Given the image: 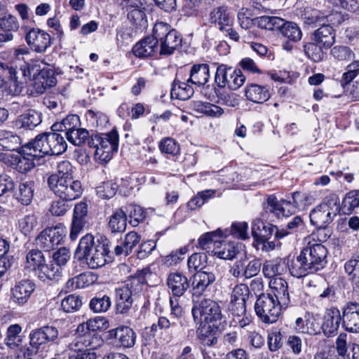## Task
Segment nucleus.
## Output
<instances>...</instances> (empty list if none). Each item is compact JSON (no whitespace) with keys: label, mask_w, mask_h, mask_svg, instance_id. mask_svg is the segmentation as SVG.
<instances>
[{"label":"nucleus","mask_w":359,"mask_h":359,"mask_svg":"<svg viewBox=\"0 0 359 359\" xmlns=\"http://www.w3.org/2000/svg\"><path fill=\"white\" fill-rule=\"evenodd\" d=\"M327 250L321 243L311 244L304 248L292 259H288L287 266L293 277L301 278L324 269L327 264Z\"/></svg>","instance_id":"f257e3e1"},{"label":"nucleus","mask_w":359,"mask_h":359,"mask_svg":"<svg viewBox=\"0 0 359 359\" xmlns=\"http://www.w3.org/2000/svg\"><path fill=\"white\" fill-rule=\"evenodd\" d=\"M110 241L105 237L96 241L93 235L83 236L76 250L75 256L79 261L85 260L91 269H97L111 261Z\"/></svg>","instance_id":"f03ea898"},{"label":"nucleus","mask_w":359,"mask_h":359,"mask_svg":"<svg viewBox=\"0 0 359 359\" xmlns=\"http://www.w3.org/2000/svg\"><path fill=\"white\" fill-rule=\"evenodd\" d=\"M42 68L40 62L37 60H32L25 63L19 69L14 67L13 62H0L2 76L5 79L13 82L16 87L27 83L32 79H36V76L40 74Z\"/></svg>","instance_id":"7ed1b4c3"},{"label":"nucleus","mask_w":359,"mask_h":359,"mask_svg":"<svg viewBox=\"0 0 359 359\" xmlns=\"http://www.w3.org/2000/svg\"><path fill=\"white\" fill-rule=\"evenodd\" d=\"M35 151L43 157L46 155H60L67 149V143L63 135L53 131L39 134L32 140Z\"/></svg>","instance_id":"20e7f679"},{"label":"nucleus","mask_w":359,"mask_h":359,"mask_svg":"<svg viewBox=\"0 0 359 359\" xmlns=\"http://www.w3.org/2000/svg\"><path fill=\"white\" fill-rule=\"evenodd\" d=\"M90 147L95 148V158L100 163L109 162L114 152L118 148V135L112 130L108 133L96 135L88 142Z\"/></svg>","instance_id":"39448f33"},{"label":"nucleus","mask_w":359,"mask_h":359,"mask_svg":"<svg viewBox=\"0 0 359 359\" xmlns=\"http://www.w3.org/2000/svg\"><path fill=\"white\" fill-rule=\"evenodd\" d=\"M153 34L160 42V54L170 55L182 45L181 35L170 26L163 22H156L153 28Z\"/></svg>","instance_id":"423d86ee"},{"label":"nucleus","mask_w":359,"mask_h":359,"mask_svg":"<svg viewBox=\"0 0 359 359\" xmlns=\"http://www.w3.org/2000/svg\"><path fill=\"white\" fill-rule=\"evenodd\" d=\"M339 211V200L334 196H329L313 209L309 215L311 223L316 227L327 226Z\"/></svg>","instance_id":"0eeeda50"},{"label":"nucleus","mask_w":359,"mask_h":359,"mask_svg":"<svg viewBox=\"0 0 359 359\" xmlns=\"http://www.w3.org/2000/svg\"><path fill=\"white\" fill-rule=\"evenodd\" d=\"M49 189L60 199L71 201L79 198L83 193V187L79 180L71 178L53 177L47 180Z\"/></svg>","instance_id":"6e6552de"},{"label":"nucleus","mask_w":359,"mask_h":359,"mask_svg":"<svg viewBox=\"0 0 359 359\" xmlns=\"http://www.w3.org/2000/svg\"><path fill=\"white\" fill-rule=\"evenodd\" d=\"M283 307L271 293H260L255 304L256 314L265 323L276 322Z\"/></svg>","instance_id":"1a4fd4ad"},{"label":"nucleus","mask_w":359,"mask_h":359,"mask_svg":"<svg viewBox=\"0 0 359 359\" xmlns=\"http://www.w3.org/2000/svg\"><path fill=\"white\" fill-rule=\"evenodd\" d=\"M194 320L197 323L209 324L221 319L222 313L218 304L210 299L194 302L191 309Z\"/></svg>","instance_id":"9d476101"},{"label":"nucleus","mask_w":359,"mask_h":359,"mask_svg":"<svg viewBox=\"0 0 359 359\" xmlns=\"http://www.w3.org/2000/svg\"><path fill=\"white\" fill-rule=\"evenodd\" d=\"M245 81V76L239 69H234L226 65L217 67L215 82L219 88L228 87L230 90H236L241 88Z\"/></svg>","instance_id":"9b49d317"},{"label":"nucleus","mask_w":359,"mask_h":359,"mask_svg":"<svg viewBox=\"0 0 359 359\" xmlns=\"http://www.w3.org/2000/svg\"><path fill=\"white\" fill-rule=\"evenodd\" d=\"M300 17L305 24L309 25L323 24V22L339 24L341 20L340 13L330 9L319 10L312 7H306L300 11Z\"/></svg>","instance_id":"f8f14e48"},{"label":"nucleus","mask_w":359,"mask_h":359,"mask_svg":"<svg viewBox=\"0 0 359 359\" xmlns=\"http://www.w3.org/2000/svg\"><path fill=\"white\" fill-rule=\"evenodd\" d=\"M104 340L99 334H95L85 330V327L78 325L75 337L68 347L69 350L88 349L94 351L101 347Z\"/></svg>","instance_id":"ddd939ff"},{"label":"nucleus","mask_w":359,"mask_h":359,"mask_svg":"<svg viewBox=\"0 0 359 359\" xmlns=\"http://www.w3.org/2000/svg\"><path fill=\"white\" fill-rule=\"evenodd\" d=\"M215 269L203 268L197 271L192 276L191 288L194 295H201L216 280Z\"/></svg>","instance_id":"4468645a"},{"label":"nucleus","mask_w":359,"mask_h":359,"mask_svg":"<svg viewBox=\"0 0 359 359\" xmlns=\"http://www.w3.org/2000/svg\"><path fill=\"white\" fill-rule=\"evenodd\" d=\"M64 231L59 227L46 228L36 238V244L45 251L53 250L62 241Z\"/></svg>","instance_id":"2eb2a0df"},{"label":"nucleus","mask_w":359,"mask_h":359,"mask_svg":"<svg viewBox=\"0 0 359 359\" xmlns=\"http://www.w3.org/2000/svg\"><path fill=\"white\" fill-rule=\"evenodd\" d=\"M32 141L22 146L18 158L16 168L20 172L26 173L35 167V160L43 157L33 147Z\"/></svg>","instance_id":"dca6fc26"},{"label":"nucleus","mask_w":359,"mask_h":359,"mask_svg":"<svg viewBox=\"0 0 359 359\" xmlns=\"http://www.w3.org/2000/svg\"><path fill=\"white\" fill-rule=\"evenodd\" d=\"M58 337V330L53 326H43L33 330L29 334V344L36 350L50 341H53Z\"/></svg>","instance_id":"f3484780"},{"label":"nucleus","mask_w":359,"mask_h":359,"mask_svg":"<svg viewBox=\"0 0 359 359\" xmlns=\"http://www.w3.org/2000/svg\"><path fill=\"white\" fill-rule=\"evenodd\" d=\"M342 327L350 332H359V304L347 302L341 309Z\"/></svg>","instance_id":"a211bd4d"},{"label":"nucleus","mask_w":359,"mask_h":359,"mask_svg":"<svg viewBox=\"0 0 359 359\" xmlns=\"http://www.w3.org/2000/svg\"><path fill=\"white\" fill-rule=\"evenodd\" d=\"M249 294V287L245 283L238 284L233 287L231 297V309L235 315L241 316L245 313V304Z\"/></svg>","instance_id":"6ab92c4d"},{"label":"nucleus","mask_w":359,"mask_h":359,"mask_svg":"<svg viewBox=\"0 0 359 359\" xmlns=\"http://www.w3.org/2000/svg\"><path fill=\"white\" fill-rule=\"evenodd\" d=\"M25 39L29 47L36 53H43L51 44L48 33L38 28H32L27 32Z\"/></svg>","instance_id":"aec40b11"},{"label":"nucleus","mask_w":359,"mask_h":359,"mask_svg":"<svg viewBox=\"0 0 359 359\" xmlns=\"http://www.w3.org/2000/svg\"><path fill=\"white\" fill-rule=\"evenodd\" d=\"M88 213V205L84 202H80L76 204L72 225L69 237L72 241H75L79 234L83 230L86 223V217Z\"/></svg>","instance_id":"412c9836"},{"label":"nucleus","mask_w":359,"mask_h":359,"mask_svg":"<svg viewBox=\"0 0 359 359\" xmlns=\"http://www.w3.org/2000/svg\"><path fill=\"white\" fill-rule=\"evenodd\" d=\"M331 25L332 24L323 22L311 36L313 41L323 46L326 50L331 48L336 41V31Z\"/></svg>","instance_id":"4be33fe9"},{"label":"nucleus","mask_w":359,"mask_h":359,"mask_svg":"<svg viewBox=\"0 0 359 359\" xmlns=\"http://www.w3.org/2000/svg\"><path fill=\"white\" fill-rule=\"evenodd\" d=\"M266 203L267 205L265 208L277 215H282L284 217H289L299 210L294 205L292 199V201L282 199L278 201L274 196L270 195L267 198Z\"/></svg>","instance_id":"5701e85b"},{"label":"nucleus","mask_w":359,"mask_h":359,"mask_svg":"<svg viewBox=\"0 0 359 359\" xmlns=\"http://www.w3.org/2000/svg\"><path fill=\"white\" fill-rule=\"evenodd\" d=\"M341 322L342 323V316L337 308L332 307L327 309L321 325L325 335L331 337L337 334Z\"/></svg>","instance_id":"b1692460"},{"label":"nucleus","mask_w":359,"mask_h":359,"mask_svg":"<svg viewBox=\"0 0 359 359\" xmlns=\"http://www.w3.org/2000/svg\"><path fill=\"white\" fill-rule=\"evenodd\" d=\"M166 284L170 292L175 297L183 296L190 286L187 276L177 271L168 275Z\"/></svg>","instance_id":"393cba45"},{"label":"nucleus","mask_w":359,"mask_h":359,"mask_svg":"<svg viewBox=\"0 0 359 359\" xmlns=\"http://www.w3.org/2000/svg\"><path fill=\"white\" fill-rule=\"evenodd\" d=\"M209 16L210 23L214 24L219 30H223L226 26H232L233 24V15L226 6L213 8Z\"/></svg>","instance_id":"a878e982"},{"label":"nucleus","mask_w":359,"mask_h":359,"mask_svg":"<svg viewBox=\"0 0 359 359\" xmlns=\"http://www.w3.org/2000/svg\"><path fill=\"white\" fill-rule=\"evenodd\" d=\"M271 294L281 306L287 307L290 302V294L287 281L281 277H276L269 281Z\"/></svg>","instance_id":"bb28decb"},{"label":"nucleus","mask_w":359,"mask_h":359,"mask_svg":"<svg viewBox=\"0 0 359 359\" xmlns=\"http://www.w3.org/2000/svg\"><path fill=\"white\" fill-rule=\"evenodd\" d=\"M156 37L147 36L138 41L133 48L134 55L140 58L151 57L158 50Z\"/></svg>","instance_id":"cd10ccee"},{"label":"nucleus","mask_w":359,"mask_h":359,"mask_svg":"<svg viewBox=\"0 0 359 359\" xmlns=\"http://www.w3.org/2000/svg\"><path fill=\"white\" fill-rule=\"evenodd\" d=\"M247 99L251 102L262 104L267 101L271 94L267 86H260L255 83L248 84L245 89Z\"/></svg>","instance_id":"c85d7f7f"},{"label":"nucleus","mask_w":359,"mask_h":359,"mask_svg":"<svg viewBox=\"0 0 359 359\" xmlns=\"http://www.w3.org/2000/svg\"><path fill=\"white\" fill-rule=\"evenodd\" d=\"M34 290V284L29 280L18 283L12 289L13 301L19 305L25 304Z\"/></svg>","instance_id":"c756f323"},{"label":"nucleus","mask_w":359,"mask_h":359,"mask_svg":"<svg viewBox=\"0 0 359 359\" xmlns=\"http://www.w3.org/2000/svg\"><path fill=\"white\" fill-rule=\"evenodd\" d=\"M41 114L35 109H29L20 115L15 121L18 128L32 130L41 123Z\"/></svg>","instance_id":"7c9ffc66"},{"label":"nucleus","mask_w":359,"mask_h":359,"mask_svg":"<svg viewBox=\"0 0 359 359\" xmlns=\"http://www.w3.org/2000/svg\"><path fill=\"white\" fill-rule=\"evenodd\" d=\"M210 69L207 64L194 65L189 73L187 81L197 86H204L209 80Z\"/></svg>","instance_id":"2f4dec72"},{"label":"nucleus","mask_w":359,"mask_h":359,"mask_svg":"<svg viewBox=\"0 0 359 359\" xmlns=\"http://www.w3.org/2000/svg\"><path fill=\"white\" fill-rule=\"evenodd\" d=\"M133 297L131 292L121 287L116 290V309L121 314L127 313L133 304Z\"/></svg>","instance_id":"473e14b6"},{"label":"nucleus","mask_w":359,"mask_h":359,"mask_svg":"<svg viewBox=\"0 0 359 359\" xmlns=\"http://www.w3.org/2000/svg\"><path fill=\"white\" fill-rule=\"evenodd\" d=\"M344 271L351 282L353 290L359 292V257H352L344 265Z\"/></svg>","instance_id":"72a5a7b5"},{"label":"nucleus","mask_w":359,"mask_h":359,"mask_svg":"<svg viewBox=\"0 0 359 359\" xmlns=\"http://www.w3.org/2000/svg\"><path fill=\"white\" fill-rule=\"evenodd\" d=\"M127 226V216L123 207L116 209L109 217V227L112 233H122Z\"/></svg>","instance_id":"f704fd0d"},{"label":"nucleus","mask_w":359,"mask_h":359,"mask_svg":"<svg viewBox=\"0 0 359 359\" xmlns=\"http://www.w3.org/2000/svg\"><path fill=\"white\" fill-rule=\"evenodd\" d=\"M304 225V222L300 216H295L290 220L286 226L282 229L276 226H271V232H275V238L280 239L290 233L296 232L299 227Z\"/></svg>","instance_id":"c9c22d12"},{"label":"nucleus","mask_w":359,"mask_h":359,"mask_svg":"<svg viewBox=\"0 0 359 359\" xmlns=\"http://www.w3.org/2000/svg\"><path fill=\"white\" fill-rule=\"evenodd\" d=\"M189 83L187 81L182 82L175 79L170 90L171 97L182 100L189 99L194 93V88L189 84Z\"/></svg>","instance_id":"e433bc0d"},{"label":"nucleus","mask_w":359,"mask_h":359,"mask_svg":"<svg viewBox=\"0 0 359 359\" xmlns=\"http://www.w3.org/2000/svg\"><path fill=\"white\" fill-rule=\"evenodd\" d=\"M34 192V183L33 181L22 182L15 192V198L22 205H27L32 201Z\"/></svg>","instance_id":"4c0bfd02"},{"label":"nucleus","mask_w":359,"mask_h":359,"mask_svg":"<svg viewBox=\"0 0 359 359\" xmlns=\"http://www.w3.org/2000/svg\"><path fill=\"white\" fill-rule=\"evenodd\" d=\"M79 116L76 114H69L60 122L55 123L51 126L53 131L65 132V136L69 131L80 127Z\"/></svg>","instance_id":"58836bf2"},{"label":"nucleus","mask_w":359,"mask_h":359,"mask_svg":"<svg viewBox=\"0 0 359 359\" xmlns=\"http://www.w3.org/2000/svg\"><path fill=\"white\" fill-rule=\"evenodd\" d=\"M271 226H276L270 224H265L261 219H255L252 224V235L257 242L264 241L275 232H271Z\"/></svg>","instance_id":"ea45409f"},{"label":"nucleus","mask_w":359,"mask_h":359,"mask_svg":"<svg viewBox=\"0 0 359 359\" xmlns=\"http://www.w3.org/2000/svg\"><path fill=\"white\" fill-rule=\"evenodd\" d=\"M45 257L43 252L39 250H31L26 255L25 268L29 271L38 272L44 264Z\"/></svg>","instance_id":"a19ab883"},{"label":"nucleus","mask_w":359,"mask_h":359,"mask_svg":"<svg viewBox=\"0 0 359 359\" xmlns=\"http://www.w3.org/2000/svg\"><path fill=\"white\" fill-rule=\"evenodd\" d=\"M114 335L120 346L124 348H130L135 345L136 335L133 330L129 327L116 328Z\"/></svg>","instance_id":"79ce46f5"},{"label":"nucleus","mask_w":359,"mask_h":359,"mask_svg":"<svg viewBox=\"0 0 359 359\" xmlns=\"http://www.w3.org/2000/svg\"><path fill=\"white\" fill-rule=\"evenodd\" d=\"M283 36L290 41H299L302 37V32L297 24L293 22L285 21L283 19V25L278 28Z\"/></svg>","instance_id":"37998d69"},{"label":"nucleus","mask_w":359,"mask_h":359,"mask_svg":"<svg viewBox=\"0 0 359 359\" xmlns=\"http://www.w3.org/2000/svg\"><path fill=\"white\" fill-rule=\"evenodd\" d=\"M37 276L43 281L46 280H57L62 276V270L60 266H56L53 262L46 264L45 261Z\"/></svg>","instance_id":"c03bdc74"},{"label":"nucleus","mask_w":359,"mask_h":359,"mask_svg":"<svg viewBox=\"0 0 359 359\" xmlns=\"http://www.w3.org/2000/svg\"><path fill=\"white\" fill-rule=\"evenodd\" d=\"M146 283L144 276L142 273H138L128 278L121 287L128 289V292H131V294L135 297L142 291Z\"/></svg>","instance_id":"a18cd8bd"},{"label":"nucleus","mask_w":359,"mask_h":359,"mask_svg":"<svg viewBox=\"0 0 359 359\" xmlns=\"http://www.w3.org/2000/svg\"><path fill=\"white\" fill-rule=\"evenodd\" d=\"M123 210L129 217V224L133 226H137L146 217L144 210L139 205L130 204L123 207Z\"/></svg>","instance_id":"49530a36"},{"label":"nucleus","mask_w":359,"mask_h":359,"mask_svg":"<svg viewBox=\"0 0 359 359\" xmlns=\"http://www.w3.org/2000/svg\"><path fill=\"white\" fill-rule=\"evenodd\" d=\"M323 49L325 48L323 46L313 41L304 46L305 54L309 58L316 62L322 61L326 56V53L323 51Z\"/></svg>","instance_id":"de8ad7c7"},{"label":"nucleus","mask_w":359,"mask_h":359,"mask_svg":"<svg viewBox=\"0 0 359 359\" xmlns=\"http://www.w3.org/2000/svg\"><path fill=\"white\" fill-rule=\"evenodd\" d=\"M1 144L9 151H14L20 145V138L13 132L0 130Z\"/></svg>","instance_id":"09e8293b"},{"label":"nucleus","mask_w":359,"mask_h":359,"mask_svg":"<svg viewBox=\"0 0 359 359\" xmlns=\"http://www.w3.org/2000/svg\"><path fill=\"white\" fill-rule=\"evenodd\" d=\"M255 24L262 29L275 30L283 25V18L277 16L263 15L254 19Z\"/></svg>","instance_id":"8fccbe9b"},{"label":"nucleus","mask_w":359,"mask_h":359,"mask_svg":"<svg viewBox=\"0 0 359 359\" xmlns=\"http://www.w3.org/2000/svg\"><path fill=\"white\" fill-rule=\"evenodd\" d=\"M21 331L22 327L18 324L11 325L8 327L5 342L8 348L13 349L20 345L22 339L20 333Z\"/></svg>","instance_id":"3c124183"},{"label":"nucleus","mask_w":359,"mask_h":359,"mask_svg":"<svg viewBox=\"0 0 359 359\" xmlns=\"http://www.w3.org/2000/svg\"><path fill=\"white\" fill-rule=\"evenodd\" d=\"M111 304V298L109 296L99 294L90 301L89 307L95 313H103L108 311Z\"/></svg>","instance_id":"603ef678"},{"label":"nucleus","mask_w":359,"mask_h":359,"mask_svg":"<svg viewBox=\"0 0 359 359\" xmlns=\"http://www.w3.org/2000/svg\"><path fill=\"white\" fill-rule=\"evenodd\" d=\"M159 149L162 154L177 156L180 154V146L179 143L171 137L163 138L158 144Z\"/></svg>","instance_id":"864d4df0"},{"label":"nucleus","mask_w":359,"mask_h":359,"mask_svg":"<svg viewBox=\"0 0 359 359\" xmlns=\"http://www.w3.org/2000/svg\"><path fill=\"white\" fill-rule=\"evenodd\" d=\"M330 55L337 61H349L354 58L353 50L346 46L337 45L330 50Z\"/></svg>","instance_id":"5fc2aeb1"},{"label":"nucleus","mask_w":359,"mask_h":359,"mask_svg":"<svg viewBox=\"0 0 359 359\" xmlns=\"http://www.w3.org/2000/svg\"><path fill=\"white\" fill-rule=\"evenodd\" d=\"M79 325L85 327V330L98 334L97 330H106L109 327V323L104 317H95L88 320L86 323Z\"/></svg>","instance_id":"6e6d98bb"},{"label":"nucleus","mask_w":359,"mask_h":359,"mask_svg":"<svg viewBox=\"0 0 359 359\" xmlns=\"http://www.w3.org/2000/svg\"><path fill=\"white\" fill-rule=\"evenodd\" d=\"M20 25L17 18L11 14L0 16V30L3 32H16Z\"/></svg>","instance_id":"4d7b16f0"},{"label":"nucleus","mask_w":359,"mask_h":359,"mask_svg":"<svg viewBox=\"0 0 359 359\" xmlns=\"http://www.w3.org/2000/svg\"><path fill=\"white\" fill-rule=\"evenodd\" d=\"M38 224L36 217L27 215L18 220V229L25 236H29Z\"/></svg>","instance_id":"13d9d810"},{"label":"nucleus","mask_w":359,"mask_h":359,"mask_svg":"<svg viewBox=\"0 0 359 359\" xmlns=\"http://www.w3.org/2000/svg\"><path fill=\"white\" fill-rule=\"evenodd\" d=\"M319 316L307 313L305 315V328L302 329L303 333L316 334L322 330L319 323Z\"/></svg>","instance_id":"bf43d9fd"},{"label":"nucleus","mask_w":359,"mask_h":359,"mask_svg":"<svg viewBox=\"0 0 359 359\" xmlns=\"http://www.w3.org/2000/svg\"><path fill=\"white\" fill-rule=\"evenodd\" d=\"M359 206V198L355 190L348 192L342 201L341 210L344 214H351L353 210Z\"/></svg>","instance_id":"052dcab7"},{"label":"nucleus","mask_w":359,"mask_h":359,"mask_svg":"<svg viewBox=\"0 0 359 359\" xmlns=\"http://www.w3.org/2000/svg\"><path fill=\"white\" fill-rule=\"evenodd\" d=\"M215 191L211 189L205 190L198 193L188 203L187 206L191 210H196L201 207L209 198L212 197Z\"/></svg>","instance_id":"680f3d73"},{"label":"nucleus","mask_w":359,"mask_h":359,"mask_svg":"<svg viewBox=\"0 0 359 359\" xmlns=\"http://www.w3.org/2000/svg\"><path fill=\"white\" fill-rule=\"evenodd\" d=\"M89 137L88 131L84 128L78 127L76 129H74L69 131L66 135L67 139L69 142L76 146H80L83 144Z\"/></svg>","instance_id":"e2e57ef3"},{"label":"nucleus","mask_w":359,"mask_h":359,"mask_svg":"<svg viewBox=\"0 0 359 359\" xmlns=\"http://www.w3.org/2000/svg\"><path fill=\"white\" fill-rule=\"evenodd\" d=\"M207 255L204 253H194L187 261V266L189 271H197L198 269L208 268L205 266Z\"/></svg>","instance_id":"0e129e2a"},{"label":"nucleus","mask_w":359,"mask_h":359,"mask_svg":"<svg viewBox=\"0 0 359 359\" xmlns=\"http://www.w3.org/2000/svg\"><path fill=\"white\" fill-rule=\"evenodd\" d=\"M238 252L237 247L232 243L223 244L215 251V254L220 259H232Z\"/></svg>","instance_id":"69168bd1"},{"label":"nucleus","mask_w":359,"mask_h":359,"mask_svg":"<svg viewBox=\"0 0 359 359\" xmlns=\"http://www.w3.org/2000/svg\"><path fill=\"white\" fill-rule=\"evenodd\" d=\"M292 199L294 203V205L298 210H303L306 206L313 203V198L310 194L303 191H295L292 194Z\"/></svg>","instance_id":"338daca9"},{"label":"nucleus","mask_w":359,"mask_h":359,"mask_svg":"<svg viewBox=\"0 0 359 359\" xmlns=\"http://www.w3.org/2000/svg\"><path fill=\"white\" fill-rule=\"evenodd\" d=\"M82 302L79 296L70 294L62 299V309L66 313L74 312L81 306Z\"/></svg>","instance_id":"774afa93"}]
</instances>
